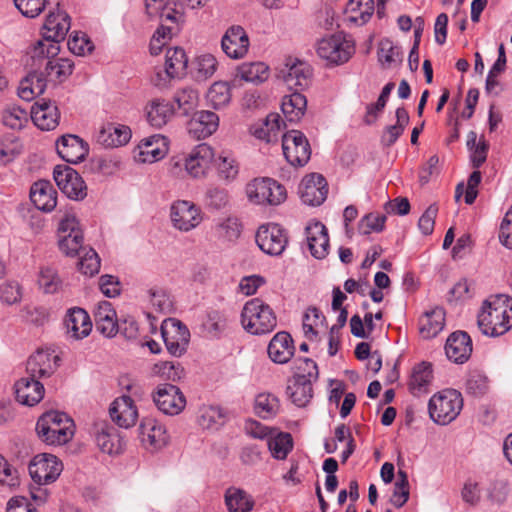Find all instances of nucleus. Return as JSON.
Segmentation results:
<instances>
[{"label":"nucleus","mask_w":512,"mask_h":512,"mask_svg":"<svg viewBox=\"0 0 512 512\" xmlns=\"http://www.w3.org/2000/svg\"><path fill=\"white\" fill-rule=\"evenodd\" d=\"M63 464L54 455L48 453L38 454L29 464V474L33 481L39 485L54 482L61 474Z\"/></svg>","instance_id":"9b49d317"},{"label":"nucleus","mask_w":512,"mask_h":512,"mask_svg":"<svg viewBox=\"0 0 512 512\" xmlns=\"http://www.w3.org/2000/svg\"><path fill=\"white\" fill-rule=\"evenodd\" d=\"M30 199L37 209L50 212L56 207L57 192L49 181L39 180L31 186Z\"/></svg>","instance_id":"c85d7f7f"},{"label":"nucleus","mask_w":512,"mask_h":512,"mask_svg":"<svg viewBox=\"0 0 512 512\" xmlns=\"http://www.w3.org/2000/svg\"><path fill=\"white\" fill-rule=\"evenodd\" d=\"M96 329L106 337H113L118 332L116 312L108 301H101L94 310Z\"/></svg>","instance_id":"7c9ffc66"},{"label":"nucleus","mask_w":512,"mask_h":512,"mask_svg":"<svg viewBox=\"0 0 512 512\" xmlns=\"http://www.w3.org/2000/svg\"><path fill=\"white\" fill-rule=\"evenodd\" d=\"M224 418L219 407L203 406L199 409L198 423L204 429H217L223 425Z\"/></svg>","instance_id":"8fccbe9b"},{"label":"nucleus","mask_w":512,"mask_h":512,"mask_svg":"<svg viewBox=\"0 0 512 512\" xmlns=\"http://www.w3.org/2000/svg\"><path fill=\"white\" fill-rule=\"evenodd\" d=\"M432 366L430 363L422 362L414 367L409 388L415 396H419L427 392V387L432 381Z\"/></svg>","instance_id":"37998d69"},{"label":"nucleus","mask_w":512,"mask_h":512,"mask_svg":"<svg viewBox=\"0 0 512 512\" xmlns=\"http://www.w3.org/2000/svg\"><path fill=\"white\" fill-rule=\"evenodd\" d=\"M318 56L330 64L347 62L355 52L354 43L344 34L338 33L321 39L317 43Z\"/></svg>","instance_id":"6e6552de"},{"label":"nucleus","mask_w":512,"mask_h":512,"mask_svg":"<svg viewBox=\"0 0 512 512\" xmlns=\"http://www.w3.org/2000/svg\"><path fill=\"white\" fill-rule=\"evenodd\" d=\"M78 263L79 270L88 276H93L99 272L100 258L96 251L92 248L86 249L80 253Z\"/></svg>","instance_id":"13d9d810"},{"label":"nucleus","mask_w":512,"mask_h":512,"mask_svg":"<svg viewBox=\"0 0 512 512\" xmlns=\"http://www.w3.org/2000/svg\"><path fill=\"white\" fill-rule=\"evenodd\" d=\"M256 243L264 253L271 256H279L285 250L288 236L285 229L279 224L268 223L258 228Z\"/></svg>","instance_id":"f8f14e48"},{"label":"nucleus","mask_w":512,"mask_h":512,"mask_svg":"<svg viewBox=\"0 0 512 512\" xmlns=\"http://www.w3.org/2000/svg\"><path fill=\"white\" fill-rule=\"evenodd\" d=\"M243 328L250 334L271 333L277 326V317L273 309L260 298L245 303L241 312Z\"/></svg>","instance_id":"7ed1b4c3"},{"label":"nucleus","mask_w":512,"mask_h":512,"mask_svg":"<svg viewBox=\"0 0 512 512\" xmlns=\"http://www.w3.org/2000/svg\"><path fill=\"white\" fill-rule=\"evenodd\" d=\"M207 102L214 109L227 106L231 101V88L228 82L218 81L211 85L207 94Z\"/></svg>","instance_id":"a18cd8bd"},{"label":"nucleus","mask_w":512,"mask_h":512,"mask_svg":"<svg viewBox=\"0 0 512 512\" xmlns=\"http://www.w3.org/2000/svg\"><path fill=\"white\" fill-rule=\"evenodd\" d=\"M58 357L43 350L31 355L26 364L27 376L15 383L17 400L24 405L33 406L44 396V386L39 379L50 377L56 370Z\"/></svg>","instance_id":"f257e3e1"},{"label":"nucleus","mask_w":512,"mask_h":512,"mask_svg":"<svg viewBox=\"0 0 512 512\" xmlns=\"http://www.w3.org/2000/svg\"><path fill=\"white\" fill-rule=\"evenodd\" d=\"M325 322V316L316 307H310L307 309L303 318V331L309 340H313L317 335V327L323 326Z\"/></svg>","instance_id":"603ef678"},{"label":"nucleus","mask_w":512,"mask_h":512,"mask_svg":"<svg viewBox=\"0 0 512 512\" xmlns=\"http://www.w3.org/2000/svg\"><path fill=\"white\" fill-rule=\"evenodd\" d=\"M95 440L99 449L109 455L119 454L123 450V441L118 431L108 424L97 427Z\"/></svg>","instance_id":"72a5a7b5"},{"label":"nucleus","mask_w":512,"mask_h":512,"mask_svg":"<svg viewBox=\"0 0 512 512\" xmlns=\"http://www.w3.org/2000/svg\"><path fill=\"white\" fill-rule=\"evenodd\" d=\"M477 323L486 336L505 334L512 327V300L506 295L491 296L483 302Z\"/></svg>","instance_id":"f03ea898"},{"label":"nucleus","mask_w":512,"mask_h":512,"mask_svg":"<svg viewBox=\"0 0 512 512\" xmlns=\"http://www.w3.org/2000/svg\"><path fill=\"white\" fill-rule=\"evenodd\" d=\"M161 334L168 352L173 356H181L187 349L190 332L177 319H168L161 325Z\"/></svg>","instance_id":"4468645a"},{"label":"nucleus","mask_w":512,"mask_h":512,"mask_svg":"<svg viewBox=\"0 0 512 512\" xmlns=\"http://www.w3.org/2000/svg\"><path fill=\"white\" fill-rule=\"evenodd\" d=\"M38 284L45 293L53 294L60 289L62 281L55 268L46 266L40 270Z\"/></svg>","instance_id":"864d4df0"},{"label":"nucleus","mask_w":512,"mask_h":512,"mask_svg":"<svg viewBox=\"0 0 512 512\" xmlns=\"http://www.w3.org/2000/svg\"><path fill=\"white\" fill-rule=\"evenodd\" d=\"M255 413L262 419H270L277 415L280 410L278 398L270 393H260L255 398Z\"/></svg>","instance_id":"49530a36"},{"label":"nucleus","mask_w":512,"mask_h":512,"mask_svg":"<svg viewBox=\"0 0 512 512\" xmlns=\"http://www.w3.org/2000/svg\"><path fill=\"white\" fill-rule=\"evenodd\" d=\"M2 122L6 127L20 130L28 122V113L18 106L8 107L3 111Z\"/></svg>","instance_id":"5fc2aeb1"},{"label":"nucleus","mask_w":512,"mask_h":512,"mask_svg":"<svg viewBox=\"0 0 512 512\" xmlns=\"http://www.w3.org/2000/svg\"><path fill=\"white\" fill-rule=\"evenodd\" d=\"M170 219L175 229L189 232L203 220L200 209L192 202L178 200L171 205Z\"/></svg>","instance_id":"2eb2a0df"},{"label":"nucleus","mask_w":512,"mask_h":512,"mask_svg":"<svg viewBox=\"0 0 512 512\" xmlns=\"http://www.w3.org/2000/svg\"><path fill=\"white\" fill-rule=\"evenodd\" d=\"M68 333L75 339H82L89 335L92 323L87 312L82 308H73L65 319Z\"/></svg>","instance_id":"c9c22d12"},{"label":"nucleus","mask_w":512,"mask_h":512,"mask_svg":"<svg viewBox=\"0 0 512 512\" xmlns=\"http://www.w3.org/2000/svg\"><path fill=\"white\" fill-rule=\"evenodd\" d=\"M152 306L160 313H169L172 310V300L169 294L160 287H152L148 290Z\"/></svg>","instance_id":"e2e57ef3"},{"label":"nucleus","mask_w":512,"mask_h":512,"mask_svg":"<svg viewBox=\"0 0 512 512\" xmlns=\"http://www.w3.org/2000/svg\"><path fill=\"white\" fill-rule=\"evenodd\" d=\"M204 201L207 207L215 210H220L225 208L226 205L228 204V193L223 188L217 186H210L207 188L205 192Z\"/></svg>","instance_id":"052dcab7"},{"label":"nucleus","mask_w":512,"mask_h":512,"mask_svg":"<svg viewBox=\"0 0 512 512\" xmlns=\"http://www.w3.org/2000/svg\"><path fill=\"white\" fill-rule=\"evenodd\" d=\"M373 11V0H349L346 5V12L351 14L349 18L353 22L366 23L372 16Z\"/></svg>","instance_id":"de8ad7c7"},{"label":"nucleus","mask_w":512,"mask_h":512,"mask_svg":"<svg viewBox=\"0 0 512 512\" xmlns=\"http://www.w3.org/2000/svg\"><path fill=\"white\" fill-rule=\"evenodd\" d=\"M215 161L218 177L224 181H232L239 172L238 164L233 157L220 155Z\"/></svg>","instance_id":"6e6d98bb"},{"label":"nucleus","mask_w":512,"mask_h":512,"mask_svg":"<svg viewBox=\"0 0 512 512\" xmlns=\"http://www.w3.org/2000/svg\"><path fill=\"white\" fill-rule=\"evenodd\" d=\"M463 398L455 389H446L431 397L428 404L430 418L437 424L447 425L459 415Z\"/></svg>","instance_id":"39448f33"},{"label":"nucleus","mask_w":512,"mask_h":512,"mask_svg":"<svg viewBox=\"0 0 512 512\" xmlns=\"http://www.w3.org/2000/svg\"><path fill=\"white\" fill-rule=\"evenodd\" d=\"M267 351L273 362L278 364L287 363L295 352L291 335L285 331L278 332L271 339Z\"/></svg>","instance_id":"cd10ccee"},{"label":"nucleus","mask_w":512,"mask_h":512,"mask_svg":"<svg viewBox=\"0 0 512 512\" xmlns=\"http://www.w3.org/2000/svg\"><path fill=\"white\" fill-rule=\"evenodd\" d=\"M282 149L286 160L294 167L304 166L311 156L310 144L298 130L288 131L282 136Z\"/></svg>","instance_id":"1a4fd4ad"},{"label":"nucleus","mask_w":512,"mask_h":512,"mask_svg":"<svg viewBox=\"0 0 512 512\" xmlns=\"http://www.w3.org/2000/svg\"><path fill=\"white\" fill-rule=\"evenodd\" d=\"M246 195L255 204L277 206L286 200L287 191L272 178H255L247 184Z\"/></svg>","instance_id":"423d86ee"},{"label":"nucleus","mask_w":512,"mask_h":512,"mask_svg":"<svg viewBox=\"0 0 512 512\" xmlns=\"http://www.w3.org/2000/svg\"><path fill=\"white\" fill-rule=\"evenodd\" d=\"M58 237L59 249L66 256L74 257L85 250L83 232L74 213L66 212L60 219Z\"/></svg>","instance_id":"0eeeda50"},{"label":"nucleus","mask_w":512,"mask_h":512,"mask_svg":"<svg viewBox=\"0 0 512 512\" xmlns=\"http://www.w3.org/2000/svg\"><path fill=\"white\" fill-rule=\"evenodd\" d=\"M174 101L177 103L178 108L182 110L184 115H189L198 106L199 94L197 90L193 88H182L175 93Z\"/></svg>","instance_id":"3c124183"},{"label":"nucleus","mask_w":512,"mask_h":512,"mask_svg":"<svg viewBox=\"0 0 512 512\" xmlns=\"http://www.w3.org/2000/svg\"><path fill=\"white\" fill-rule=\"evenodd\" d=\"M47 74L43 70L30 69L27 76L20 82L18 95L26 101L43 94L47 85Z\"/></svg>","instance_id":"2f4dec72"},{"label":"nucleus","mask_w":512,"mask_h":512,"mask_svg":"<svg viewBox=\"0 0 512 512\" xmlns=\"http://www.w3.org/2000/svg\"><path fill=\"white\" fill-rule=\"evenodd\" d=\"M224 498L229 512H249L254 507L252 497L240 488L229 487L225 491Z\"/></svg>","instance_id":"a19ab883"},{"label":"nucleus","mask_w":512,"mask_h":512,"mask_svg":"<svg viewBox=\"0 0 512 512\" xmlns=\"http://www.w3.org/2000/svg\"><path fill=\"white\" fill-rule=\"evenodd\" d=\"M53 178L58 188L70 199L83 200L87 196V186L79 173L70 166L57 165Z\"/></svg>","instance_id":"9d476101"},{"label":"nucleus","mask_w":512,"mask_h":512,"mask_svg":"<svg viewBox=\"0 0 512 512\" xmlns=\"http://www.w3.org/2000/svg\"><path fill=\"white\" fill-rule=\"evenodd\" d=\"M312 382L307 375H295L289 380L286 394L298 407L306 406L313 396Z\"/></svg>","instance_id":"473e14b6"},{"label":"nucleus","mask_w":512,"mask_h":512,"mask_svg":"<svg viewBox=\"0 0 512 512\" xmlns=\"http://www.w3.org/2000/svg\"><path fill=\"white\" fill-rule=\"evenodd\" d=\"M74 63L65 58L52 59V63H50V67H47L45 73L47 76H55V79L58 81H63L68 76H70L73 72Z\"/></svg>","instance_id":"680f3d73"},{"label":"nucleus","mask_w":512,"mask_h":512,"mask_svg":"<svg viewBox=\"0 0 512 512\" xmlns=\"http://www.w3.org/2000/svg\"><path fill=\"white\" fill-rule=\"evenodd\" d=\"M445 352L449 360L462 364L466 362L472 353V341L464 331L453 332L447 339Z\"/></svg>","instance_id":"a878e982"},{"label":"nucleus","mask_w":512,"mask_h":512,"mask_svg":"<svg viewBox=\"0 0 512 512\" xmlns=\"http://www.w3.org/2000/svg\"><path fill=\"white\" fill-rule=\"evenodd\" d=\"M214 160V151L206 143L194 147L184 160L186 172L193 178L203 177Z\"/></svg>","instance_id":"6ab92c4d"},{"label":"nucleus","mask_w":512,"mask_h":512,"mask_svg":"<svg viewBox=\"0 0 512 512\" xmlns=\"http://www.w3.org/2000/svg\"><path fill=\"white\" fill-rule=\"evenodd\" d=\"M58 155L67 163H79L88 154V144L76 135H64L56 142Z\"/></svg>","instance_id":"5701e85b"},{"label":"nucleus","mask_w":512,"mask_h":512,"mask_svg":"<svg viewBox=\"0 0 512 512\" xmlns=\"http://www.w3.org/2000/svg\"><path fill=\"white\" fill-rule=\"evenodd\" d=\"M386 216L378 213L365 215L359 222V232L368 235L372 232H381L384 229Z\"/></svg>","instance_id":"0e129e2a"},{"label":"nucleus","mask_w":512,"mask_h":512,"mask_svg":"<svg viewBox=\"0 0 512 512\" xmlns=\"http://www.w3.org/2000/svg\"><path fill=\"white\" fill-rule=\"evenodd\" d=\"M73 420L65 413L49 411L37 421L38 436L49 445H62L73 436Z\"/></svg>","instance_id":"20e7f679"},{"label":"nucleus","mask_w":512,"mask_h":512,"mask_svg":"<svg viewBox=\"0 0 512 512\" xmlns=\"http://www.w3.org/2000/svg\"><path fill=\"white\" fill-rule=\"evenodd\" d=\"M221 47L229 58H243L249 48L248 35L241 26H232L223 35Z\"/></svg>","instance_id":"412c9836"},{"label":"nucleus","mask_w":512,"mask_h":512,"mask_svg":"<svg viewBox=\"0 0 512 512\" xmlns=\"http://www.w3.org/2000/svg\"><path fill=\"white\" fill-rule=\"evenodd\" d=\"M152 373L154 375H159L167 380L176 381L181 378L182 369L180 368L179 364L165 361L154 364Z\"/></svg>","instance_id":"338daca9"},{"label":"nucleus","mask_w":512,"mask_h":512,"mask_svg":"<svg viewBox=\"0 0 512 512\" xmlns=\"http://www.w3.org/2000/svg\"><path fill=\"white\" fill-rule=\"evenodd\" d=\"M293 446L292 437L288 433H279L268 440V448L277 459H285Z\"/></svg>","instance_id":"4d7b16f0"},{"label":"nucleus","mask_w":512,"mask_h":512,"mask_svg":"<svg viewBox=\"0 0 512 512\" xmlns=\"http://www.w3.org/2000/svg\"><path fill=\"white\" fill-rule=\"evenodd\" d=\"M110 417L119 427L130 428L138 419V410L130 396L116 398L109 408Z\"/></svg>","instance_id":"b1692460"},{"label":"nucleus","mask_w":512,"mask_h":512,"mask_svg":"<svg viewBox=\"0 0 512 512\" xmlns=\"http://www.w3.org/2000/svg\"><path fill=\"white\" fill-rule=\"evenodd\" d=\"M298 193L303 203L319 206L328 194L327 181L321 174H308L301 180Z\"/></svg>","instance_id":"f3484780"},{"label":"nucleus","mask_w":512,"mask_h":512,"mask_svg":"<svg viewBox=\"0 0 512 512\" xmlns=\"http://www.w3.org/2000/svg\"><path fill=\"white\" fill-rule=\"evenodd\" d=\"M58 107L49 99L36 101L31 108V119L41 130H53L59 123Z\"/></svg>","instance_id":"4be33fe9"},{"label":"nucleus","mask_w":512,"mask_h":512,"mask_svg":"<svg viewBox=\"0 0 512 512\" xmlns=\"http://www.w3.org/2000/svg\"><path fill=\"white\" fill-rule=\"evenodd\" d=\"M153 401L157 408L167 415L179 414L186 405L180 389L172 384H161L153 393Z\"/></svg>","instance_id":"dca6fc26"},{"label":"nucleus","mask_w":512,"mask_h":512,"mask_svg":"<svg viewBox=\"0 0 512 512\" xmlns=\"http://www.w3.org/2000/svg\"><path fill=\"white\" fill-rule=\"evenodd\" d=\"M165 58V72L169 78L181 77L185 74L188 58L182 48L168 49Z\"/></svg>","instance_id":"79ce46f5"},{"label":"nucleus","mask_w":512,"mask_h":512,"mask_svg":"<svg viewBox=\"0 0 512 512\" xmlns=\"http://www.w3.org/2000/svg\"><path fill=\"white\" fill-rule=\"evenodd\" d=\"M307 99L301 93L294 91L282 99L281 110L289 122H298L305 114Z\"/></svg>","instance_id":"58836bf2"},{"label":"nucleus","mask_w":512,"mask_h":512,"mask_svg":"<svg viewBox=\"0 0 512 512\" xmlns=\"http://www.w3.org/2000/svg\"><path fill=\"white\" fill-rule=\"evenodd\" d=\"M140 439L144 446L154 450L163 448L169 440L166 427L153 417H144L141 420Z\"/></svg>","instance_id":"a211bd4d"},{"label":"nucleus","mask_w":512,"mask_h":512,"mask_svg":"<svg viewBox=\"0 0 512 512\" xmlns=\"http://www.w3.org/2000/svg\"><path fill=\"white\" fill-rule=\"evenodd\" d=\"M17 9L26 17H37L45 8V0H14Z\"/></svg>","instance_id":"774afa93"},{"label":"nucleus","mask_w":512,"mask_h":512,"mask_svg":"<svg viewBox=\"0 0 512 512\" xmlns=\"http://www.w3.org/2000/svg\"><path fill=\"white\" fill-rule=\"evenodd\" d=\"M59 52L60 46L56 42L43 37V39L38 40L31 48L28 53L26 65L29 69L45 71L47 67H50L52 59L55 58Z\"/></svg>","instance_id":"aec40b11"},{"label":"nucleus","mask_w":512,"mask_h":512,"mask_svg":"<svg viewBox=\"0 0 512 512\" xmlns=\"http://www.w3.org/2000/svg\"><path fill=\"white\" fill-rule=\"evenodd\" d=\"M138 149L139 161L153 163L164 157L167 150L166 138L157 134L142 139L138 145Z\"/></svg>","instance_id":"f704fd0d"},{"label":"nucleus","mask_w":512,"mask_h":512,"mask_svg":"<svg viewBox=\"0 0 512 512\" xmlns=\"http://www.w3.org/2000/svg\"><path fill=\"white\" fill-rule=\"evenodd\" d=\"M195 65L196 78L204 81L216 72L218 62L212 54H203L197 57Z\"/></svg>","instance_id":"bf43d9fd"},{"label":"nucleus","mask_w":512,"mask_h":512,"mask_svg":"<svg viewBox=\"0 0 512 512\" xmlns=\"http://www.w3.org/2000/svg\"><path fill=\"white\" fill-rule=\"evenodd\" d=\"M216 230L219 237L232 241L240 236L241 224L236 217H227L217 224Z\"/></svg>","instance_id":"69168bd1"},{"label":"nucleus","mask_w":512,"mask_h":512,"mask_svg":"<svg viewBox=\"0 0 512 512\" xmlns=\"http://www.w3.org/2000/svg\"><path fill=\"white\" fill-rule=\"evenodd\" d=\"M219 126V117L211 111H200L194 114L188 123V132L196 139L212 135Z\"/></svg>","instance_id":"c756f323"},{"label":"nucleus","mask_w":512,"mask_h":512,"mask_svg":"<svg viewBox=\"0 0 512 512\" xmlns=\"http://www.w3.org/2000/svg\"><path fill=\"white\" fill-rule=\"evenodd\" d=\"M306 239L311 255L324 259L329 251V236L327 228L319 221L310 223L306 229Z\"/></svg>","instance_id":"393cba45"},{"label":"nucleus","mask_w":512,"mask_h":512,"mask_svg":"<svg viewBox=\"0 0 512 512\" xmlns=\"http://www.w3.org/2000/svg\"><path fill=\"white\" fill-rule=\"evenodd\" d=\"M311 66L298 59H288L284 67L278 72V78L281 79L288 89L300 92L307 88L311 83Z\"/></svg>","instance_id":"ddd939ff"},{"label":"nucleus","mask_w":512,"mask_h":512,"mask_svg":"<svg viewBox=\"0 0 512 512\" xmlns=\"http://www.w3.org/2000/svg\"><path fill=\"white\" fill-rule=\"evenodd\" d=\"M43 29V37L59 45L65 39L70 29V17L65 11L60 9L57 12H50L45 20Z\"/></svg>","instance_id":"bb28decb"},{"label":"nucleus","mask_w":512,"mask_h":512,"mask_svg":"<svg viewBox=\"0 0 512 512\" xmlns=\"http://www.w3.org/2000/svg\"><path fill=\"white\" fill-rule=\"evenodd\" d=\"M174 113L172 105L163 99H154L146 106L148 122L156 128L167 124Z\"/></svg>","instance_id":"ea45409f"},{"label":"nucleus","mask_w":512,"mask_h":512,"mask_svg":"<svg viewBox=\"0 0 512 512\" xmlns=\"http://www.w3.org/2000/svg\"><path fill=\"white\" fill-rule=\"evenodd\" d=\"M489 390V380L485 374L474 370L468 373L465 381V391L473 397H482Z\"/></svg>","instance_id":"09e8293b"},{"label":"nucleus","mask_w":512,"mask_h":512,"mask_svg":"<svg viewBox=\"0 0 512 512\" xmlns=\"http://www.w3.org/2000/svg\"><path fill=\"white\" fill-rule=\"evenodd\" d=\"M131 130L125 125L107 124L97 135V142L105 147H119L129 142Z\"/></svg>","instance_id":"e433bc0d"},{"label":"nucleus","mask_w":512,"mask_h":512,"mask_svg":"<svg viewBox=\"0 0 512 512\" xmlns=\"http://www.w3.org/2000/svg\"><path fill=\"white\" fill-rule=\"evenodd\" d=\"M445 325V311L443 308L436 307L435 309L426 312L419 321V331L423 338H433L437 336L444 328Z\"/></svg>","instance_id":"4c0bfd02"},{"label":"nucleus","mask_w":512,"mask_h":512,"mask_svg":"<svg viewBox=\"0 0 512 512\" xmlns=\"http://www.w3.org/2000/svg\"><path fill=\"white\" fill-rule=\"evenodd\" d=\"M238 76L254 84L265 82L269 77V67L263 62L244 63L238 69Z\"/></svg>","instance_id":"c03bdc74"}]
</instances>
